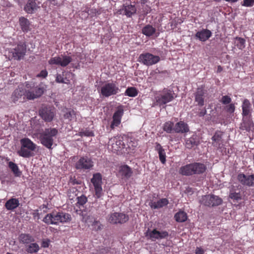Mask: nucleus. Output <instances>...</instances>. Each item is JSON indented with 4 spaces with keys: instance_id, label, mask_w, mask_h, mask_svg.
I'll list each match as a JSON object with an SVG mask.
<instances>
[{
    "instance_id": "17",
    "label": "nucleus",
    "mask_w": 254,
    "mask_h": 254,
    "mask_svg": "<svg viewBox=\"0 0 254 254\" xmlns=\"http://www.w3.org/2000/svg\"><path fill=\"white\" fill-rule=\"evenodd\" d=\"M124 110L122 108H119L114 114L113 121L110 127L113 129L116 127H118L121 123V118L123 115Z\"/></svg>"
},
{
    "instance_id": "27",
    "label": "nucleus",
    "mask_w": 254,
    "mask_h": 254,
    "mask_svg": "<svg viewBox=\"0 0 254 254\" xmlns=\"http://www.w3.org/2000/svg\"><path fill=\"white\" fill-rule=\"evenodd\" d=\"M169 203L167 198H162L157 201L151 202L150 207L152 209H158L166 206Z\"/></svg>"
},
{
    "instance_id": "10",
    "label": "nucleus",
    "mask_w": 254,
    "mask_h": 254,
    "mask_svg": "<svg viewBox=\"0 0 254 254\" xmlns=\"http://www.w3.org/2000/svg\"><path fill=\"white\" fill-rule=\"evenodd\" d=\"M72 60V58L70 56L61 55L60 56L51 58L49 61V63L50 64L60 65L61 66L65 67L71 62Z\"/></svg>"
},
{
    "instance_id": "37",
    "label": "nucleus",
    "mask_w": 254,
    "mask_h": 254,
    "mask_svg": "<svg viewBox=\"0 0 254 254\" xmlns=\"http://www.w3.org/2000/svg\"><path fill=\"white\" fill-rule=\"evenodd\" d=\"M24 95L25 92L21 90L20 88L16 89L12 94L11 99L14 102L18 101V100L21 98Z\"/></svg>"
},
{
    "instance_id": "42",
    "label": "nucleus",
    "mask_w": 254,
    "mask_h": 254,
    "mask_svg": "<svg viewBox=\"0 0 254 254\" xmlns=\"http://www.w3.org/2000/svg\"><path fill=\"white\" fill-rule=\"evenodd\" d=\"M66 112H64V119H68L69 121H71L75 116V113L74 111L71 110L66 109Z\"/></svg>"
},
{
    "instance_id": "6",
    "label": "nucleus",
    "mask_w": 254,
    "mask_h": 254,
    "mask_svg": "<svg viewBox=\"0 0 254 254\" xmlns=\"http://www.w3.org/2000/svg\"><path fill=\"white\" fill-rule=\"evenodd\" d=\"M200 201L202 204L210 207L218 206L223 202L221 197L213 194L202 196Z\"/></svg>"
},
{
    "instance_id": "57",
    "label": "nucleus",
    "mask_w": 254,
    "mask_h": 254,
    "mask_svg": "<svg viewBox=\"0 0 254 254\" xmlns=\"http://www.w3.org/2000/svg\"><path fill=\"white\" fill-rule=\"evenodd\" d=\"M94 195L97 198H99L102 195V191H95Z\"/></svg>"
},
{
    "instance_id": "9",
    "label": "nucleus",
    "mask_w": 254,
    "mask_h": 254,
    "mask_svg": "<svg viewBox=\"0 0 254 254\" xmlns=\"http://www.w3.org/2000/svg\"><path fill=\"white\" fill-rule=\"evenodd\" d=\"M160 57L151 54L146 53L141 54L139 57V61L147 66L157 63L160 61Z\"/></svg>"
},
{
    "instance_id": "28",
    "label": "nucleus",
    "mask_w": 254,
    "mask_h": 254,
    "mask_svg": "<svg viewBox=\"0 0 254 254\" xmlns=\"http://www.w3.org/2000/svg\"><path fill=\"white\" fill-rule=\"evenodd\" d=\"M91 182L93 183L95 190H102L101 182L102 178L100 174L97 173L93 175V178L91 179Z\"/></svg>"
},
{
    "instance_id": "23",
    "label": "nucleus",
    "mask_w": 254,
    "mask_h": 254,
    "mask_svg": "<svg viewBox=\"0 0 254 254\" xmlns=\"http://www.w3.org/2000/svg\"><path fill=\"white\" fill-rule=\"evenodd\" d=\"M212 35L211 32L208 29H203L200 31H198L195 34V37L200 41L204 42L208 40Z\"/></svg>"
},
{
    "instance_id": "41",
    "label": "nucleus",
    "mask_w": 254,
    "mask_h": 254,
    "mask_svg": "<svg viewBox=\"0 0 254 254\" xmlns=\"http://www.w3.org/2000/svg\"><path fill=\"white\" fill-rule=\"evenodd\" d=\"M32 89L34 91L35 96L36 98L40 97L44 93L45 89L42 86H36L34 87V85L32 86Z\"/></svg>"
},
{
    "instance_id": "59",
    "label": "nucleus",
    "mask_w": 254,
    "mask_h": 254,
    "mask_svg": "<svg viewBox=\"0 0 254 254\" xmlns=\"http://www.w3.org/2000/svg\"><path fill=\"white\" fill-rule=\"evenodd\" d=\"M32 86H32L31 84H30L29 83L26 82L25 87L27 89V90L32 89Z\"/></svg>"
},
{
    "instance_id": "16",
    "label": "nucleus",
    "mask_w": 254,
    "mask_h": 254,
    "mask_svg": "<svg viewBox=\"0 0 254 254\" xmlns=\"http://www.w3.org/2000/svg\"><path fill=\"white\" fill-rule=\"evenodd\" d=\"M253 127L254 124L252 121V117H243L242 122L241 123L239 127L241 130L249 132Z\"/></svg>"
},
{
    "instance_id": "7",
    "label": "nucleus",
    "mask_w": 254,
    "mask_h": 254,
    "mask_svg": "<svg viewBox=\"0 0 254 254\" xmlns=\"http://www.w3.org/2000/svg\"><path fill=\"white\" fill-rule=\"evenodd\" d=\"M120 90L116 82L105 83L101 88V94L105 97L116 95L119 93Z\"/></svg>"
},
{
    "instance_id": "62",
    "label": "nucleus",
    "mask_w": 254,
    "mask_h": 254,
    "mask_svg": "<svg viewBox=\"0 0 254 254\" xmlns=\"http://www.w3.org/2000/svg\"><path fill=\"white\" fill-rule=\"evenodd\" d=\"M73 189H75L76 190H78V188H77L76 187H74ZM79 189H80V187L79 188Z\"/></svg>"
},
{
    "instance_id": "12",
    "label": "nucleus",
    "mask_w": 254,
    "mask_h": 254,
    "mask_svg": "<svg viewBox=\"0 0 254 254\" xmlns=\"http://www.w3.org/2000/svg\"><path fill=\"white\" fill-rule=\"evenodd\" d=\"M128 216L123 213L114 212L111 214L108 221L112 224H124L128 220Z\"/></svg>"
},
{
    "instance_id": "44",
    "label": "nucleus",
    "mask_w": 254,
    "mask_h": 254,
    "mask_svg": "<svg viewBox=\"0 0 254 254\" xmlns=\"http://www.w3.org/2000/svg\"><path fill=\"white\" fill-rule=\"evenodd\" d=\"M237 40V46L240 49H242L245 47V40L242 38L236 37Z\"/></svg>"
},
{
    "instance_id": "32",
    "label": "nucleus",
    "mask_w": 254,
    "mask_h": 254,
    "mask_svg": "<svg viewBox=\"0 0 254 254\" xmlns=\"http://www.w3.org/2000/svg\"><path fill=\"white\" fill-rule=\"evenodd\" d=\"M156 32L155 28L152 25L147 24L142 29V33L146 37H151L153 36Z\"/></svg>"
},
{
    "instance_id": "13",
    "label": "nucleus",
    "mask_w": 254,
    "mask_h": 254,
    "mask_svg": "<svg viewBox=\"0 0 254 254\" xmlns=\"http://www.w3.org/2000/svg\"><path fill=\"white\" fill-rule=\"evenodd\" d=\"M93 166V162L87 156L81 157L75 164V168L77 169L88 170Z\"/></svg>"
},
{
    "instance_id": "24",
    "label": "nucleus",
    "mask_w": 254,
    "mask_h": 254,
    "mask_svg": "<svg viewBox=\"0 0 254 254\" xmlns=\"http://www.w3.org/2000/svg\"><path fill=\"white\" fill-rule=\"evenodd\" d=\"M20 243L27 245L35 241L34 237L29 234L22 233L18 237Z\"/></svg>"
},
{
    "instance_id": "61",
    "label": "nucleus",
    "mask_w": 254,
    "mask_h": 254,
    "mask_svg": "<svg viewBox=\"0 0 254 254\" xmlns=\"http://www.w3.org/2000/svg\"><path fill=\"white\" fill-rule=\"evenodd\" d=\"M222 70V67L220 65H218L217 67V72H220Z\"/></svg>"
},
{
    "instance_id": "35",
    "label": "nucleus",
    "mask_w": 254,
    "mask_h": 254,
    "mask_svg": "<svg viewBox=\"0 0 254 254\" xmlns=\"http://www.w3.org/2000/svg\"><path fill=\"white\" fill-rule=\"evenodd\" d=\"M40 249L38 244L36 243L32 242L26 247V251L29 254L37 253Z\"/></svg>"
},
{
    "instance_id": "55",
    "label": "nucleus",
    "mask_w": 254,
    "mask_h": 254,
    "mask_svg": "<svg viewBox=\"0 0 254 254\" xmlns=\"http://www.w3.org/2000/svg\"><path fill=\"white\" fill-rule=\"evenodd\" d=\"M50 244V240L48 239L44 240L42 241L41 246L44 248H48Z\"/></svg>"
},
{
    "instance_id": "31",
    "label": "nucleus",
    "mask_w": 254,
    "mask_h": 254,
    "mask_svg": "<svg viewBox=\"0 0 254 254\" xmlns=\"http://www.w3.org/2000/svg\"><path fill=\"white\" fill-rule=\"evenodd\" d=\"M19 205V201L16 198H10L6 201L5 206L7 210H12L17 208Z\"/></svg>"
},
{
    "instance_id": "54",
    "label": "nucleus",
    "mask_w": 254,
    "mask_h": 254,
    "mask_svg": "<svg viewBox=\"0 0 254 254\" xmlns=\"http://www.w3.org/2000/svg\"><path fill=\"white\" fill-rule=\"evenodd\" d=\"M70 183L72 185H81L82 182L81 181H78L74 178H71L70 179Z\"/></svg>"
},
{
    "instance_id": "5",
    "label": "nucleus",
    "mask_w": 254,
    "mask_h": 254,
    "mask_svg": "<svg viewBox=\"0 0 254 254\" xmlns=\"http://www.w3.org/2000/svg\"><path fill=\"white\" fill-rule=\"evenodd\" d=\"M176 96L174 91L170 89H164L156 97L157 105L160 106L172 101Z\"/></svg>"
},
{
    "instance_id": "22",
    "label": "nucleus",
    "mask_w": 254,
    "mask_h": 254,
    "mask_svg": "<svg viewBox=\"0 0 254 254\" xmlns=\"http://www.w3.org/2000/svg\"><path fill=\"white\" fill-rule=\"evenodd\" d=\"M242 108V116L243 117H252L251 115V104L248 99H245L243 102Z\"/></svg>"
},
{
    "instance_id": "4",
    "label": "nucleus",
    "mask_w": 254,
    "mask_h": 254,
    "mask_svg": "<svg viewBox=\"0 0 254 254\" xmlns=\"http://www.w3.org/2000/svg\"><path fill=\"white\" fill-rule=\"evenodd\" d=\"M58 133V130L55 128H48L40 133L39 139L41 143L48 149L53 148L54 144V137H56Z\"/></svg>"
},
{
    "instance_id": "47",
    "label": "nucleus",
    "mask_w": 254,
    "mask_h": 254,
    "mask_svg": "<svg viewBox=\"0 0 254 254\" xmlns=\"http://www.w3.org/2000/svg\"><path fill=\"white\" fill-rule=\"evenodd\" d=\"M230 197L234 200H239L241 199V194H240V192H236L235 191L234 192L231 193L230 194Z\"/></svg>"
},
{
    "instance_id": "50",
    "label": "nucleus",
    "mask_w": 254,
    "mask_h": 254,
    "mask_svg": "<svg viewBox=\"0 0 254 254\" xmlns=\"http://www.w3.org/2000/svg\"><path fill=\"white\" fill-rule=\"evenodd\" d=\"M254 4V0H244L242 5L251 7Z\"/></svg>"
},
{
    "instance_id": "34",
    "label": "nucleus",
    "mask_w": 254,
    "mask_h": 254,
    "mask_svg": "<svg viewBox=\"0 0 254 254\" xmlns=\"http://www.w3.org/2000/svg\"><path fill=\"white\" fill-rule=\"evenodd\" d=\"M50 209L48 204L47 205L43 204L35 211V212L33 213V216L34 217H36V216H37L38 218H39L40 215L47 213Z\"/></svg>"
},
{
    "instance_id": "21",
    "label": "nucleus",
    "mask_w": 254,
    "mask_h": 254,
    "mask_svg": "<svg viewBox=\"0 0 254 254\" xmlns=\"http://www.w3.org/2000/svg\"><path fill=\"white\" fill-rule=\"evenodd\" d=\"M189 130L188 124L183 121L176 123L174 127V131L176 133H185L189 132Z\"/></svg>"
},
{
    "instance_id": "60",
    "label": "nucleus",
    "mask_w": 254,
    "mask_h": 254,
    "mask_svg": "<svg viewBox=\"0 0 254 254\" xmlns=\"http://www.w3.org/2000/svg\"><path fill=\"white\" fill-rule=\"evenodd\" d=\"M206 113V111L205 109L202 110L199 113V117H203Z\"/></svg>"
},
{
    "instance_id": "56",
    "label": "nucleus",
    "mask_w": 254,
    "mask_h": 254,
    "mask_svg": "<svg viewBox=\"0 0 254 254\" xmlns=\"http://www.w3.org/2000/svg\"><path fill=\"white\" fill-rule=\"evenodd\" d=\"M195 254H204V251L200 247H197L195 250Z\"/></svg>"
},
{
    "instance_id": "53",
    "label": "nucleus",
    "mask_w": 254,
    "mask_h": 254,
    "mask_svg": "<svg viewBox=\"0 0 254 254\" xmlns=\"http://www.w3.org/2000/svg\"><path fill=\"white\" fill-rule=\"evenodd\" d=\"M48 75V72L46 69L42 70L40 72L37 74V77L45 78Z\"/></svg>"
},
{
    "instance_id": "30",
    "label": "nucleus",
    "mask_w": 254,
    "mask_h": 254,
    "mask_svg": "<svg viewBox=\"0 0 254 254\" xmlns=\"http://www.w3.org/2000/svg\"><path fill=\"white\" fill-rule=\"evenodd\" d=\"M119 173L123 177L128 179L132 175V172L128 166L124 165L120 167Z\"/></svg>"
},
{
    "instance_id": "33",
    "label": "nucleus",
    "mask_w": 254,
    "mask_h": 254,
    "mask_svg": "<svg viewBox=\"0 0 254 254\" xmlns=\"http://www.w3.org/2000/svg\"><path fill=\"white\" fill-rule=\"evenodd\" d=\"M19 24L23 32H27L30 30V22L27 18L21 17L19 18Z\"/></svg>"
},
{
    "instance_id": "3",
    "label": "nucleus",
    "mask_w": 254,
    "mask_h": 254,
    "mask_svg": "<svg viewBox=\"0 0 254 254\" xmlns=\"http://www.w3.org/2000/svg\"><path fill=\"white\" fill-rule=\"evenodd\" d=\"M21 148L17 151L18 154L24 158L34 156L33 152L36 148V145L28 138H24L20 140Z\"/></svg>"
},
{
    "instance_id": "25",
    "label": "nucleus",
    "mask_w": 254,
    "mask_h": 254,
    "mask_svg": "<svg viewBox=\"0 0 254 254\" xmlns=\"http://www.w3.org/2000/svg\"><path fill=\"white\" fill-rule=\"evenodd\" d=\"M204 91L200 88H198L195 93V102L199 106H202L204 105Z\"/></svg>"
},
{
    "instance_id": "11",
    "label": "nucleus",
    "mask_w": 254,
    "mask_h": 254,
    "mask_svg": "<svg viewBox=\"0 0 254 254\" xmlns=\"http://www.w3.org/2000/svg\"><path fill=\"white\" fill-rule=\"evenodd\" d=\"M55 110L50 106H43L39 110V115L45 122H51L55 116Z\"/></svg>"
},
{
    "instance_id": "8",
    "label": "nucleus",
    "mask_w": 254,
    "mask_h": 254,
    "mask_svg": "<svg viewBox=\"0 0 254 254\" xmlns=\"http://www.w3.org/2000/svg\"><path fill=\"white\" fill-rule=\"evenodd\" d=\"M26 51V44L24 42H19L14 48L11 49L9 53L14 60H20L24 57Z\"/></svg>"
},
{
    "instance_id": "39",
    "label": "nucleus",
    "mask_w": 254,
    "mask_h": 254,
    "mask_svg": "<svg viewBox=\"0 0 254 254\" xmlns=\"http://www.w3.org/2000/svg\"><path fill=\"white\" fill-rule=\"evenodd\" d=\"M138 92L136 89L134 87H128L125 92V95L129 97H133L137 95Z\"/></svg>"
},
{
    "instance_id": "19",
    "label": "nucleus",
    "mask_w": 254,
    "mask_h": 254,
    "mask_svg": "<svg viewBox=\"0 0 254 254\" xmlns=\"http://www.w3.org/2000/svg\"><path fill=\"white\" fill-rule=\"evenodd\" d=\"M37 0H28L27 3L24 7V10L29 14L34 13L40 6L36 2Z\"/></svg>"
},
{
    "instance_id": "14",
    "label": "nucleus",
    "mask_w": 254,
    "mask_h": 254,
    "mask_svg": "<svg viewBox=\"0 0 254 254\" xmlns=\"http://www.w3.org/2000/svg\"><path fill=\"white\" fill-rule=\"evenodd\" d=\"M136 12V8L134 5H123V8L117 11L119 14L126 15L127 17H130Z\"/></svg>"
},
{
    "instance_id": "1",
    "label": "nucleus",
    "mask_w": 254,
    "mask_h": 254,
    "mask_svg": "<svg viewBox=\"0 0 254 254\" xmlns=\"http://www.w3.org/2000/svg\"><path fill=\"white\" fill-rule=\"evenodd\" d=\"M71 220V215L62 211H53L47 214L43 218V222L47 224L58 225L59 223L69 222Z\"/></svg>"
},
{
    "instance_id": "15",
    "label": "nucleus",
    "mask_w": 254,
    "mask_h": 254,
    "mask_svg": "<svg viewBox=\"0 0 254 254\" xmlns=\"http://www.w3.org/2000/svg\"><path fill=\"white\" fill-rule=\"evenodd\" d=\"M238 180L244 185L254 186V174L247 176L244 174H240L238 175Z\"/></svg>"
},
{
    "instance_id": "48",
    "label": "nucleus",
    "mask_w": 254,
    "mask_h": 254,
    "mask_svg": "<svg viewBox=\"0 0 254 254\" xmlns=\"http://www.w3.org/2000/svg\"><path fill=\"white\" fill-rule=\"evenodd\" d=\"M220 101L223 104H225V105L228 104L230 103V102H231V98L229 96H227V95L223 96L222 97Z\"/></svg>"
},
{
    "instance_id": "49",
    "label": "nucleus",
    "mask_w": 254,
    "mask_h": 254,
    "mask_svg": "<svg viewBox=\"0 0 254 254\" xmlns=\"http://www.w3.org/2000/svg\"><path fill=\"white\" fill-rule=\"evenodd\" d=\"M77 203L81 205H84L87 202V197L85 196L82 195L78 198Z\"/></svg>"
},
{
    "instance_id": "46",
    "label": "nucleus",
    "mask_w": 254,
    "mask_h": 254,
    "mask_svg": "<svg viewBox=\"0 0 254 254\" xmlns=\"http://www.w3.org/2000/svg\"><path fill=\"white\" fill-rule=\"evenodd\" d=\"M225 110L228 113L232 114L234 112L235 110V107L234 104H230L228 105H227L225 107Z\"/></svg>"
},
{
    "instance_id": "38",
    "label": "nucleus",
    "mask_w": 254,
    "mask_h": 254,
    "mask_svg": "<svg viewBox=\"0 0 254 254\" xmlns=\"http://www.w3.org/2000/svg\"><path fill=\"white\" fill-rule=\"evenodd\" d=\"M187 215L184 211H179L177 212L174 216V218L176 221L178 222H185L187 219Z\"/></svg>"
},
{
    "instance_id": "26",
    "label": "nucleus",
    "mask_w": 254,
    "mask_h": 254,
    "mask_svg": "<svg viewBox=\"0 0 254 254\" xmlns=\"http://www.w3.org/2000/svg\"><path fill=\"white\" fill-rule=\"evenodd\" d=\"M155 149L157 151L159 154V159L161 162L162 164H165L166 162V156L164 149L161 144L158 142L155 143Z\"/></svg>"
},
{
    "instance_id": "29",
    "label": "nucleus",
    "mask_w": 254,
    "mask_h": 254,
    "mask_svg": "<svg viewBox=\"0 0 254 254\" xmlns=\"http://www.w3.org/2000/svg\"><path fill=\"white\" fill-rule=\"evenodd\" d=\"M199 144V138L196 135H193L186 141V146L189 149L197 146Z\"/></svg>"
},
{
    "instance_id": "20",
    "label": "nucleus",
    "mask_w": 254,
    "mask_h": 254,
    "mask_svg": "<svg viewBox=\"0 0 254 254\" xmlns=\"http://www.w3.org/2000/svg\"><path fill=\"white\" fill-rule=\"evenodd\" d=\"M223 133L219 130H217L214 135L212 137V144L213 146L220 148L221 145L223 143L222 137Z\"/></svg>"
},
{
    "instance_id": "52",
    "label": "nucleus",
    "mask_w": 254,
    "mask_h": 254,
    "mask_svg": "<svg viewBox=\"0 0 254 254\" xmlns=\"http://www.w3.org/2000/svg\"><path fill=\"white\" fill-rule=\"evenodd\" d=\"M56 81L57 83H65V81L63 76L60 74H58L56 76Z\"/></svg>"
},
{
    "instance_id": "45",
    "label": "nucleus",
    "mask_w": 254,
    "mask_h": 254,
    "mask_svg": "<svg viewBox=\"0 0 254 254\" xmlns=\"http://www.w3.org/2000/svg\"><path fill=\"white\" fill-rule=\"evenodd\" d=\"M92 226L93 227V229L95 231H98L102 229V225L100 221L98 220H94L92 224Z\"/></svg>"
},
{
    "instance_id": "58",
    "label": "nucleus",
    "mask_w": 254,
    "mask_h": 254,
    "mask_svg": "<svg viewBox=\"0 0 254 254\" xmlns=\"http://www.w3.org/2000/svg\"><path fill=\"white\" fill-rule=\"evenodd\" d=\"M50 3L54 5H58V3L57 0H48Z\"/></svg>"
},
{
    "instance_id": "51",
    "label": "nucleus",
    "mask_w": 254,
    "mask_h": 254,
    "mask_svg": "<svg viewBox=\"0 0 254 254\" xmlns=\"http://www.w3.org/2000/svg\"><path fill=\"white\" fill-rule=\"evenodd\" d=\"M80 135L82 136H94V133L92 131L90 130H85L82 132H80Z\"/></svg>"
},
{
    "instance_id": "36",
    "label": "nucleus",
    "mask_w": 254,
    "mask_h": 254,
    "mask_svg": "<svg viewBox=\"0 0 254 254\" xmlns=\"http://www.w3.org/2000/svg\"><path fill=\"white\" fill-rule=\"evenodd\" d=\"M8 166L15 177H20L21 176V172L19 170L16 164L10 161L8 163Z\"/></svg>"
},
{
    "instance_id": "40",
    "label": "nucleus",
    "mask_w": 254,
    "mask_h": 254,
    "mask_svg": "<svg viewBox=\"0 0 254 254\" xmlns=\"http://www.w3.org/2000/svg\"><path fill=\"white\" fill-rule=\"evenodd\" d=\"M174 123L172 122L169 121L165 123L163 126V129L167 133H170L174 131Z\"/></svg>"
},
{
    "instance_id": "18",
    "label": "nucleus",
    "mask_w": 254,
    "mask_h": 254,
    "mask_svg": "<svg viewBox=\"0 0 254 254\" xmlns=\"http://www.w3.org/2000/svg\"><path fill=\"white\" fill-rule=\"evenodd\" d=\"M146 236H148L152 240L154 241L156 239L166 238L168 237L169 234L166 231L160 232L157 231L156 229H154L151 231L148 235L146 234Z\"/></svg>"
},
{
    "instance_id": "43",
    "label": "nucleus",
    "mask_w": 254,
    "mask_h": 254,
    "mask_svg": "<svg viewBox=\"0 0 254 254\" xmlns=\"http://www.w3.org/2000/svg\"><path fill=\"white\" fill-rule=\"evenodd\" d=\"M25 96L29 100H33L36 98V95L33 89L30 90H26L25 91Z\"/></svg>"
},
{
    "instance_id": "2",
    "label": "nucleus",
    "mask_w": 254,
    "mask_h": 254,
    "mask_svg": "<svg viewBox=\"0 0 254 254\" xmlns=\"http://www.w3.org/2000/svg\"><path fill=\"white\" fill-rule=\"evenodd\" d=\"M206 169V166L201 163H193L182 166L179 173L184 176H191L203 173Z\"/></svg>"
}]
</instances>
